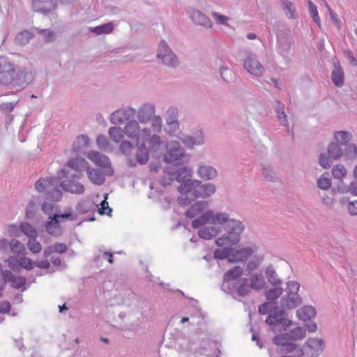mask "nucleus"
Here are the masks:
<instances>
[{"mask_svg": "<svg viewBox=\"0 0 357 357\" xmlns=\"http://www.w3.org/2000/svg\"><path fill=\"white\" fill-rule=\"evenodd\" d=\"M186 13L195 25L205 29H211L213 27L212 21L201 10L193 7H189L186 9Z\"/></svg>", "mask_w": 357, "mask_h": 357, "instance_id": "9b49d317", "label": "nucleus"}, {"mask_svg": "<svg viewBox=\"0 0 357 357\" xmlns=\"http://www.w3.org/2000/svg\"><path fill=\"white\" fill-rule=\"evenodd\" d=\"M136 158L137 162L140 165H145L148 162L149 154L144 144L142 143L139 146L136 153Z\"/></svg>", "mask_w": 357, "mask_h": 357, "instance_id": "c03bdc74", "label": "nucleus"}, {"mask_svg": "<svg viewBox=\"0 0 357 357\" xmlns=\"http://www.w3.org/2000/svg\"><path fill=\"white\" fill-rule=\"evenodd\" d=\"M244 225L240 220L231 219L226 223L225 230L240 241L241 235L244 230Z\"/></svg>", "mask_w": 357, "mask_h": 357, "instance_id": "6ab92c4d", "label": "nucleus"}, {"mask_svg": "<svg viewBox=\"0 0 357 357\" xmlns=\"http://www.w3.org/2000/svg\"><path fill=\"white\" fill-rule=\"evenodd\" d=\"M87 176L93 183L98 185L103 184L105 181V176L99 169L87 167Z\"/></svg>", "mask_w": 357, "mask_h": 357, "instance_id": "e433bc0d", "label": "nucleus"}, {"mask_svg": "<svg viewBox=\"0 0 357 357\" xmlns=\"http://www.w3.org/2000/svg\"><path fill=\"white\" fill-rule=\"evenodd\" d=\"M155 113V106L152 102H144L142 104L136 111V115L139 122L146 124L151 121Z\"/></svg>", "mask_w": 357, "mask_h": 357, "instance_id": "2eb2a0df", "label": "nucleus"}, {"mask_svg": "<svg viewBox=\"0 0 357 357\" xmlns=\"http://www.w3.org/2000/svg\"><path fill=\"white\" fill-rule=\"evenodd\" d=\"M88 158L96 165L105 169V174L108 176L114 174V169L111 166L109 159L105 155L95 151H91L88 153Z\"/></svg>", "mask_w": 357, "mask_h": 357, "instance_id": "4468645a", "label": "nucleus"}, {"mask_svg": "<svg viewBox=\"0 0 357 357\" xmlns=\"http://www.w3.org/2000/svg\"><path fill=\"white\" fill-rule=\"evenodd\" d=\"M297 317L299 319L304 321H310L316 315V310L312 305H305L296 312Z\"/></svg>", "mask_w": 357, "mask_h": 357, "instance_id": "473e14b6", "label": "nucleus"}, {"mask_svg": "<svg viewBox=\"0 0 357 357\" xmlns=\"http://www.w3.org/2000/svg\"><path fill=\"white\" fill-rule=\"evenodd\" d=\"M351 134L347 131H337L334 133V137L337 142L341 144L342 145H346L348 144L351 139Z\"/></svg>", "mask_w": 357, "mask_h": 357, "instance_id": "6e6d98bb", "label": "nucleus"}, {"mask_svg": "<svg viewBox=\"0 0 357 357\" xmlns=\"http://www.w3.org/2000/svg\"><path fill=\"white\" fill-rule=\"evenodd\" d=\"M136 116V109L132 107L127 106L115 110L110 114L109 121L112 124L121 125L126 121L134 119Z\"/></svg>", "mask_w": 357, "mask_h": 357, "instance_id": "1a4fd4ad", "label": "nucleus"}, {"mask_svg": "<svg viewBox=\"0 0 357 357\" xmlns=\"http://www.w3.org/2000/svg\"><path fill=\"white\" fill-rule=\"evenodd\" d=\"M37 237L29 238L27 242V248L33 254H38L42 250V245L36 239Z\"/></svg>", "mask_w": 357, "mask_h": 357, "instance_id": "052dcab7", "label": "nucleus"}, {"mask_svg": "<svg viewBox=\"0 0 357 357\" xmlns=\"http://www.w3.org/2000/svg\"><path fill=\"white\" fill-rule=\"evenodd\" d=\"M221 231L220 227L216 226H204L198 231V235L200 238L208 240L215 236Z\"/></svg>", "mask_w": 357, "mask_h": 357, "instance_id": "c85d7f7f", "label": "nucleus"}, {"mask_svg": "<svg viewBox=\"0 0 357 357\" xmlns=\"http://www.w3.org/2000/svg\"><path fill=\"white\" fill-rule=\"evenodd\" d=\"M215 186L213 183L202 184L201 181L195 180L193 182L187 183L178 187L181 193L191 192L195 197L206 198L211 197L215 192Z\"/></svg>", "mask_w": 357, "mask_h": 357, "instance_id": "20e7f679", "label": "nucleus"}, {"mask_svg": "<svg viewBox=\"0 0 357 357\" xmlns=\"http://www.w3.org/2000/svg\"><path fill=\"white\" fill-rule=\"evenodd\" d=\"M197 174L201 178L206 180H212L218 175L217 170L208 165L200 166L197 170Z\"/></svg>", "mask_w": 357, "mask_h": 357, "instance_id": "c9c22d12", "label": "nucleus"}, {"mask_svg": "<svg viewBox=\"0 0 357 357\" xmlns=\"http://www.w3.org/2000/svg\"><path fill=\"white\" fill-rule=\"evenodd\" d=\"M343 155L347 160H353L357 155V147L355 144H347L345 145Z\"/></svg>", "mask_w": 357, "mask_h": 357, "instance_id": "bf43d9fd", "label": "nucleus"}, {"mask_svg": "<svg viewBox=\"0 0 357 357\" xmlns=\"http://www.w3.org/2000/svg\"><path fill=\"white\" fill-rule=\"evenodd\" d=\"M229 215L225 212H218L209 209L203 213L198 218L192 222V227L195 229L206 224L216 225H225L229 220Z\"/></svg>", "mask_w": 357, "mask_h": 357, "instance_id": "7ed1b4c3", "label": "nucleus"}, {"mask_svg": "<svg viewBox=\"0 0 357 357\" xmlns=\"http://www.w3.org/2000/svg\"><path fill=\"white\" fill-rule=\"evenodd\" d=\"M280 2L286 16L291 20L296 19L297 13L294 3L289 0H280Z\"/></svg>", "mask_w": 357, "mask_h": 357, "instance_id": "a19ab883", "label": "nucleus"}, {"mask_svg": "<svg viewBox=\"0 0 357 357\" xmlns=\"http://www.w3.org/2000/svg\"><path fill=\"white\" fill-rule=\"evenodd\" d=\"M261 175L267 181L277 182L278 181V176L274 167L269 164L261 165Z\"/></svg>", "mask_w": 357, "mask_h": 357, "instance_id": "72a5a7b5", "label": "nucleus"}, {"mask_svg": "<svg viewBox=\"0 0 357 357\" xmlns=\"http://www.w3.org/2000/svg\"><path fill=\"white\" fill-rule=\"evenodd\" d=\"M157 57L160 59L165 66L171 68H176L179 64V61L176 55L172 51L167 43L164 40H162L159 45Z\"/></svg>", "mask_w": 357, "mask_h": 357, "instance_id": "0eeeda50", "label": "nucleus"}, {"mask_svg": "<svg viewBox=\"0 0 357 357\" xmlns=\"http://www.w3.org/2000/svg\"><path fill=\"white\" fill-rule=\"evenodd\" d=\"M175 345L177 347L178 349H180L183 352L192 351V349L191 348L190 341L185 337L178 338L176 340Z\"/></svg>", "mask_w": 357, "mask_h": 357, "instance_id": "4d7b16f0", "label": "nucleus"}, {"mask_svg": "<svg viewBox=\"0 0 357 357\" xmlns=\"http://www.w3.org/2000/svg\"><path fill=\"white\" fill-rule=\"evenodd\" d=\"M26 278L21 276H15L10 271L6 270L5 284L8 282L15 289H20L26 284Z\"/></svg>", "mask_w": 357, "mask_h": 357, "instance_id": "cd10ccee", "label": "nucleus"}, {"mask_svg": "<svg viewBox=\"0 0 357 357\" xmlns=\"http://www.w3.org/2000/svg\"><path fill=\"white\" fill-rule=\"evenodd\" d=\"M108 134L111 139L116 143L122 141L124 137L125 132L121 127H111L108 130Z\"/></svg>", "mask_w": 357, "mask_h": 357, "instance_id": "a18cd8bd", "label": "nucleus"}, {"mask_svg": "<svg viewBox=\"0 0 357 357\" xmlns=\"http://www.w3.org/2000/svg\"><path fill=\"white\" fill-rule=\"evenodd\" d=\"M331 79L334 85L341 87L344 82V73L338 61H333V70L331 73Z\"/></svg>", "mask_w": 357, "mask_h": 357, "instance_id": "412c9836", "label": "nucleus"}, {"mask_svg": "<svg viewBox=\"0 0 357 357\" xmlns=\"http://www.w3.org/2000/svg\"><path fill=\"white\" fill-rule=\"evenodd\" d=\"M139 121H137L135 119L128 121L123 128L125 135L129 138L136 139L137 137H139Z\"/></svg>", "mask_w": 357, "mask_h": 357, "instance_id": "bb28decb", "label": "nucleus"}, {"mask_svg": "<svg viewBox=\"0 0 357 357\" xmlns=\"http://www.w3.org/2000/svg\"><path fill=\"white\" fill-rule=\"evenodd\" d=\"M301 303V298L299 295L287 294V296L281 298L280 305L283 308L293 309Z\"/></svg>", "mask_w": 357, "mask_h": 357, "instance_id": "b1692460", "label": "nucleus"}, {"mask_svg": "<svg viewBox=\"0 0 357 357\" xmlns=\"http://www.w3.org/2000/svg\"><path fill=\"white\" fill-rule=\"evenodd\" d=\"M20 230L21 232L27 236L29 238L37 237L38 232L28 222H22L20 224Z\"/></svg>", "mask_w": 357, "mask_h": 357, "instance_id": "5fc2aeb1", "label": "nucleus"}, {"mask_svg": "<svg viewBox=\"0 0 357 357\" xmlns=\"http://www.w3.org/2000/svg\"><path fill=\"white\" fill-rule=\"evenodd\" d=\"M88 162L81 158L72 159L67 162L68 169H63L60 171L61 177L81 178L83 174L82 171L86 167Z\"/></svg>", "mask_w": 357, "mask_h": 357, "instance_id": "423d86ee", "label": "nucleus"}, {"mask_svg": "<svg viewBox=\"0 0 357 357\" xmlns=\"http://www.w3.org/2000/svg\"><path fill=\"white\" fill-rule=\"evenodd\" d=\"M243 67L250 74L257 77H261L264 72V66L260 63L257 56L253 54H249L246 56Z\"/></svg>", "mask_w": 357, "mask_h": 357, "instance_id": "ddd939ff", "label": "nucleus"}, {"mask_svg": "<svg viewBox=\"0 0 357 357\" xmlns=\"http://www.w3.org/2000/svg\"><path fill=\"white\" fill-rule=\"evenodd\" d=\"M17 262L21 267L26 270H31L33 268L34 263L33 261L24 255L19 257Z\"/></svg>", "mask_w": 357, "mask_h": 357, "instance_id": "774afa93", "label": "nucleus"}, {"mask_svg": "<svg viewBox=\"0 0 357 357\" xmlns=\"http://www.w3.org/2000/svg\"><path fill=\"white\" fill-rule=\"evenodd\" d=\"M41 209L43 213L49 217L54 216V215L56 214L58 211L57 206L55 204L48 202H44L42 205Z\"/></svg>", "mask_w": 357, "mask_h": 357, "instance_id": "0e129e2a", "label": "nucleus"}, {"mask_svg": "<svg viewBox=\"0 0 357 357\" xmlns=\"http://www.w3.org/2000/svg\"><path fill=\"white\" fill-rule=\"evenodd\" d=\"M56 7V0H32V8L35 12L47 14Z\"/></svg>", "mask_w": 357, "mask_h": 357, "instance_id": "a211bd4d", "label": "nucleus"}, {"mask_svg": "<svg viewBox=\"0 0 357 357\" xmlns=\"http://www.w3.org/2000/svg\"><path fill=\"white\" fill-rule=\"evenodd\" d=\"M240 241L237 239L236 237L233 236L231 234L227 232L223 234L222 236L218 237L215 240V243L219 247L226 246L227 248H230L231 246L235 245L238 243Z\"/></svg>", "mask_w": 357, "mask_h": 357, "instance_id": "2f4dec72", "label": "nucleus"}, {"mask_svg": "<svg viewBox=\"0 0 357 357\" xmlns=\"http://www.w3.org/2000/svg\"><path fill=\"white\" fill-rule=\"evenodd\" d=\"M208 206V202L207 201H197L186 211L185 215L189 218H195Z\"/></svg>", "mask_w": 357, "mask_h": 357, "instance_id": "a878e982", "label": "nucleus"}, {"mask_svg": "<svg viewBox=\"0 0 357 357\" xmlns=\"http://www.w3.org/2000/svg\"><path fill=\"white\" fill-rule=\"evenodd\" d=\"M36 72L31 68L17 70L16 65L8 57L0 56V84L20 91L33 82Z\"/></svg>", "mask_w": 357, "mask_h": 357, "instance_id": "f257e3e1", "label": "nucleus"}, {"mask_svg": "<svg viewBox=\"0 0 357 357\" xmlns=\"http://www.w3.org/2000/svg\"><path fill=\"white\" fill-rule=\"evenodd\" d=\"M317 185L319 189L327 190L331 186V178L328 172H324L317 180Z\"/></svg>", "mask_w": 357, "mask_h": 357, "instance_id": "49530a36", "label": "nucleus"}, {"mask_svg": "<svg viewBox=\"0 0 357 357\" xmlns=\"http://www.w3.org/2000/svg\"><path fill=\"white\" fill-rule=\"evenodd\" d=\"M10 250L19 257L24 255L25 248L18 240L12 239L10 241Z\"/></svg>", "mask_w": 357, "mask_h": 357, "instance_id": "de8ad7c7", "label": "nucleus"}, {"mask_svg": "<svg viewBox=\"0 0 357 357\" xmlns=\"http://www.w3.org/2000/svg\"><path fill=\"white\" fill-rule=\"evenodd\" d=\"M216 65H218V73L222 80L229 82L232 79V71L226 65L224 64L222 60L216 61Z\"/></svg>", "mask_w": 357, "mask_h": 357, "instance_id": "79ce46f5", "label": "nucleus"}, {"mask_svg": "<svg viewBox=\"0 0 357 357\" xmlns=\"http://www.w3.org/2000/svg\"><path fill=\"white\" fill-rule=\"evenodd\" d=\"M306 331L303 327H297L290 332L275 335L273 340V344L276 347L275 350L278 353L292 354V355L283 356L282 357H302L303 349L291 340L296 341L305 337Z\"/></svg>", "mask_w": 357, "mask_h": 357, "instance_id": "f03ea898", "label": "nucleus"}, {"mask_svg": "<svg viewBox=\"0 0 357 357\" xmlns=\"http://www.w3.org/2000/svg\"><path fill=\"white\" fill-rule=\"evenodd\" d=\"M292 43V38L287 36H278V45L280 53L283 56L287 54L291 48Z\"/></svg>", "mask_w": 357, "mask_h": 357, "instance_id": "7c9ffc66", "label": "nucleus"}, {"mask_svg": "<svg viewBox=\"0 0 357 357\" xmlns=\"http://www.w3.org/2000/svg\"><path fill=\"white\" fill-rule=\"evenodd\" d=\"M44 226L46 231L52 236L59 237L63 233V229L57 215L48 217V220L45 222Z\"/></svg>", "mask_w": 357, "mask_h": 357, "instance_id": "f3484780", "label": "nucleus"}, {"mask_svg": "<svg viewBox=\"0 0 357 357\" xmlns=\"http://www.w3.org/2000/svg\"><path fill=\"white\" fill-rule=\"evenodd\" d=\"M284 312L282 310H274L268 315L266 323L273 328L281 326L283 330H286L291 324V321L284 317Z\"/></svg>", "mask_w": 357, "mask_h": 357, "instance_id": "f8f14e48", "label": "nucleus"}, {"mask_svg": "<svg viewBox=\"0 0 357 357\" xmlns=\"http://www.w3.org/2000/svg\"><path fill=\"white\" fill-rule=\"evenodd\" d=\"M243 274V269L241 267L237 266L234 268L227 271L224 275L223 283L222 285V289L226 291V289L229 288L231 282L234 280H238Z\"/></svg>", "mask_w": 357, "mask_h": 357, "instance_id": "aec40b11", "label": "nucleus"}, {"mask_svg": "<svg viewBox=\"0 0 357 357\" xmlns=\"http://www.w3.org/2000/svg\"><path fill=\"white\" fill-rule=\"evenodd\" d=\"M114 29V25L112 22H108L100 26L91 29V31L96 35L108 34L110 33Z\"/></svg>", "mask_w": 357, "mask_h": 357, "instance_id": "8fccbe9b", "label": "nucleus"}, {"mask_svg": "<svg viewBox=\"0 0 357 357\" xmlns=\"http://www.w3.org/2000/svg\"><path fill=\"white\" fill-rule=\"evenodd\" d=\"M119 317L121 319L127 317V319L129 321V325L126 326V327L127 329L131 331H134L135 328H137L142 322V319L140 318H137V320H133L132 314H128L126 315V314L124 312H120Z\"/></svg>", "mask_w": 357, "mask_h": 357, "instance_id": "603ef678", "label": "nucleus"}, {"mask_svg": "<svg viewBox=\"0 0 357 357\" xmlns=\"http://www.w3.org/2000/svg\"><path fill=\"white\" fill-rule=\"evenodd\" d=\"M275 105L274 106L275 112L277 114V117L280 121L282 126L284 127L289 126L287 121V116L284 112V105L279 100H275Z\"/></svg>", "mask_w": 357, "mask_h": 357, "instance_id": "58836bf2", "label": "nucleus"}, {"mask_svg": "<svg viewBox=\"0 0 357 357\" xmlns=\"http://www.w3.org/2000/svg\"><path fill=\"white\" fill-rule=\"evenodd\" d=\"M266 278L271 286H282V280L280 278L275 268L272 264L268 265L264 270Z\"/></svg>", "mask_w": 357, "mask_h": 357, "instance_id": "393cba45", "label": "nucleus"}, {"mask_svg": "<svg viewBox=\"0 0 357 357\" xmlns=\"http://www.w3.org/2000/svg\"><path fill=\"white\" fill-rule=\"evenodd\" d=\"M61 176L50 177L47 178H40L35 184V188L39 192H47V191L54 185V182L59 183Z\"/></svg>", "mask_w": 357, "mask_h": 357, "instance_id": "4be33fe9", "label": "nucleus"}, {"mask_svg": "<svg viewBox=\"0 0 357 357\" xmlns=\"http://www.w3.org/2000/svg\"><path fill=\"white\" fill-rule=\"evenodd\" d=\"M185 150L181 147L180 142L172 140L166 144V152L163 155V161L168 164L181 165Z\"/></svg>", "mask_w": 357, "mask_h": 357, "instance_id": "39448f33", "label": "nucleus"}, {"mask_svg": "<svg viewBox=\"0 0 357 357\" xmlns=\"http://www.w3.org/2000/svg\"><path fill=\"white\" fill-rule=\"evenodd\" d=\"M59 183L54 182V185L46 193V198L54 201H59L62 197V192L57 188Z\"/></svg>", "mask_w": 357, "mask_h": 357, "instance_id": "864d4df0", "label": "nucleus"}, {"mask_svg": "<svg viewBox=\"0 0 357 357\" xmlns=\"http://www.w3.org/2000/svg\"><path fill=\"white\" fill-rule=\"evenodd\" d=\"M250 287L252 289L260 291L266 284L265 279L261 273H254L250 278Z\"/></svg>", "mask_w": 357, "mask_h": 357, "instance_id": "4c0bfd02", "label": "nucleus"}, {"mask_svg": "<svg viewBox=\"0 0 357 357\" xmlns=\"http://www.w3.org/2000/svg\"><path fill=\"white\" fill-rule=\"evenodd\" d=\"M64 178L66 179L60 183V185L63 190L73 194L80 195L84 193V186L77 181L80 178Z\"/></svg>", "mask_w": 357, "mask_h": 357, "instance_id": "dca6fc26", "label": "nucleus"}, {"mask_svg": "<svg viewBox=\"0 0 357 357\" xmlns=\"http://www.w3.org/2000/svg\"><path fill=\"white\" fill-rule=\"evenodd\" d=\"M167 176L169 181H166V179H164V184H171L172 181L176 180L181 183V185H183L187 184V183L193 182L195 181L191 179L192 176V169L187 167H182ZM165 178H166V177Z\"/></svg>", "mask_w": 357, "mask_h": 357, "instance_id": "9d476101", "label": "nucleus"}, {"mask_svg": "<svg viewBox=\"0 0 357 357\" xmlns=\"http://www.w3.org/2000/svg\"><path fill=\"white\" fill-rule=\"evenodd\" d=\"M276 303L273 301H268L262 303L259 306L258 311L261 314H271L274 310H276Z\"/></svg>", "mask_w": 357, "mask_h": 357, "instance_id": "13d9d810", "label": "nucleus"}, {"mask_svg": "<svg viewBox=\"0 0 357 357\" xmlns=\"http://www.w3.org/2000/svg\"><path fill=\"white\" fill-rule=\"evenodd\" d=\"M273 287L265 291V296L267 300L274 301L278 298L284 290L281 286H273Z\"/></svg>", "mask_w": 357, "mask_h": 357, "instance_id": "09e8293b", "label": "nucleus"}, {"mask_svg": "<svg viewBox=\"0 0 357 357\" xmlns=\"http://www.w3.org/2000/svg\"><path fill=\"white\" fill-rule=\"evenodd\" d=\"M234 248L225 247L223 249H217L213 252V257L218 259H227L229 261H234Z\"/></svg>", "mask_w": 357, "mask_h": 357, "instance_id": "ea45409f", "label": "nucleus"}, {"mask_svg": "<svg viewBox=\"0 0 357 357\" xmlns=\"http://www.w3.org/2000/svg\"><path fill=\"white\" fill-rule=\"evenodd\" d=\"M89 139L87 135H79L74 142L72 151L77 155L80 154L83 150L88 147Z\"/></svg>", "mask_w": 357, "mask_h": 357, "instance_id": "c756f323", "label": "nucleus"}, {"mask_svg": "<svg viewBox=\"0 0 357 357\" xmlns=\"http://www.w3.org/2000/svg\"><path fill=\"white\" fill-rule=\"evenodd\" d=\"M328 155L334 160L340 159L343 155L341 146L337 142H331L328 146Z\"/></svg>", "mask_w": 357, "mask_h": 357, "instance_id": "37998d69", "label": "nucleus"}, {"mask_svg": "<svg viewBox=\"0 0 357 357\" xmlns=\"http://www.w3.org/2000/svg\"><path fill=\"white\" fill-rule=\"evenodd\" d=\"M254 251L255 249L252 247H245L236 250L234 249V261L247 260L253 254Z\"/></svg>", "mask_w": 357, "mask_h": 357, "instance_id": "f704fd0d", "label": "nucleus"}, {"mask_svg": "<svg viewBox=\"0 0 357 357\" xmlns=\"http://www.w3.org/2000/svg\"><path fill=\"white\" fill-rule=\"evenodd\" d=\"M305 345L315 351H321L324 349V343L321 339L310 338L305 342Z\"/></svg>", "mask_w": 357, "mask_h": 357, "instance_id": "3c124183", "label": "nucleus"}, {"mask_svg": "<svg viewBox=\"0 0 357 357\" xmlns=\"http://www.w3.org/2000/svg\"><path fill=\"white\" fill-rule=\"evenodd\" d=\"M332 174L335 178L342 179L346 176L347 170L344 165L338 164L333 167Z\"/></svg>", "mask_w": 357, "mask_h": 357, "instance_id": "69168bd1", "label": "nucleus"}, {"mask_svg": "<svg viewBox=\"0 0 357 357\" xmlns=\"http://www.w3.org/2000/svg\"><path fill=\"white\" fill-rule=\"evenodd\" d=\"M180 139L188 148H193L195 146L202 145L204 143L202 132L194 135H183Z\"/></svg>", "mask_w": 357, "mask_h": 357, "instance_id": "5701e85b", "label": "nucleus"}, {"mask_svg": "<svg viewBox=\"0 0 357 357\" xmlns=\"http://www.w3.org/2000/svg\"><path fill=\"white\" fill-rule=\"evenodd\" d=\"M241 281V284L237 287V294L240 296H244L250 292L252 288L250 284H247V278H242Z\"/></svg>", "mask_w": 357, "mask_h": 357, "instance_id": "e2e57ef3", "label": "nucleus"}, {"mask_svg": "<svg viewBox=\"0 0 357 357\" xmlns=\"http://www.w3.org/2000/svg\"><path fill=\"white\" fill-rule=\"evenodd\" d=\"M33 35L28 31L19 33L15 37V41L20 45H25L32 38Z\"/></svg>", "mask_w": 357, "mask_h": 357, "instance_id": "680f3d73", "label": "nucleus"}, {"mask_svg": "<svg viewBox=\"0 0 357 357\" xmlns=\"http://www.w3.org/2000/svg\"><path fill=\"white\" fill-rule=\"evenodd\" d=\"M307 2L309 6V13L311 17H312L314 22H316L319 26H320V20L317 6L311 1V0H307Z\"/></svg>", "mask_w": 357, "mask_h": 357, "instance_id": "338daca9", "label": "nucleus"}, {"mask_svg": "<svg viewBox=\"0 0 357 357\" xmlns=\"http://www.w3.org/2000/svg\"><path fill=\"white\" fill-rule=\"evenodd\" d=\"M178 110L176 107H169L166 112L165 131L170 136H178L180 133Z\"/></svg>", "mask_w": 357, "mask_h": 357, "instance_id": "6e6552de", "label": "nucleus"}]
</instances>
